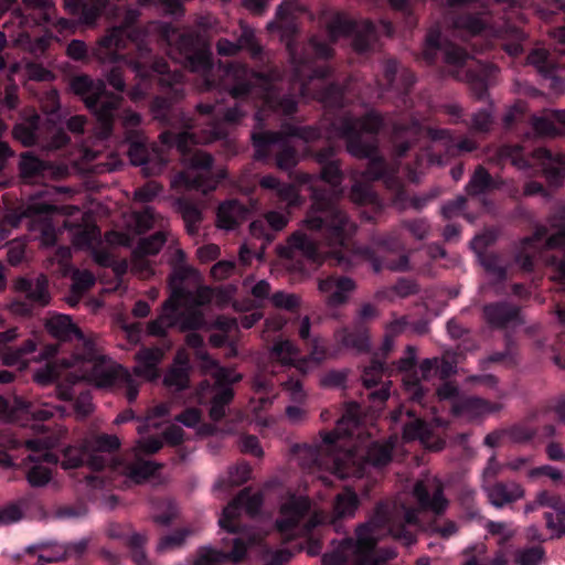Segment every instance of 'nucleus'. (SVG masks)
<instances>
[{
    "label": "nucleus",
    "mask_w": 565,
    "mask_h": 565,
    "mask_svg": "<svg viewBox=\"0 0 565 565\" xmlns=\"http://www.w3.org/2000/svg\"><path fill=\"white\" fill-rule=\"evenodd\" d=\"M333 153L331 147L317 153L316 159L322 166L319 177L308 173L299 177L312 192V206L302 227L288 241V256H302L313 264H321L330 256L337 265L350 266L354 263L351 237L356 227L335 203L342 193V172L332 160Z\"/></svg>",
    "instance_id": "f257e3e1"
},
{
    "label": "nucleus",
    "mask_w": 565,
    "mask_h": 565,
    "mask_svg": "<svg viewBox=\"0 0 565 565\" xmlns=\"http://www.w3.org/2000/svg\"><path fill=\"white\" fill-rule=\"evenodd\" d=\"M359 415L360 406L356 403L348 404L335 429L323 434L318 445L296 447L298 463L317 475L324 484L331 483L324 472L338 478H363L386 466L392 459L397 437H390L385 443H370L369 436L363 435Z\"/></svg>",
    "instance_id": "f03ea898"
},
{
    "label": "nucleus",
    "mask_w": 565,
    "mask_h": 565,
    "mask_svg": "<svg viewBox=\"0 0 565 565\" xmlns=\"http://www.w3.org/2000/svg\"><path fill=\"white\" fill-rule=\"evenodd\" d=\"M419 509L405 507L401 502L380 504L373 518L356 529V540L347 539L333 546L323 555L324 565H379L393 557L391 550L380 552L376 542L386 534L411 545L419 530H427L443 539H449L457 533V524L447 521L444 524L434 522L425 529L419 522Z\"/></svg>",
    "instance_id": "7ed1b4c3"
},
{
    "label": "nucleus",
    "mask_w": 565,
    "mask_h": 565,
    "mask_svg": "<svg viewBox=\"0 0 565 565\" xmlns=\"http://www.w3.org/2000/svg\"><path fill=\"white\" fill-rule=\"evenodd\" d=\"M58 215L65 216L63 225L67 230L73 245L89 250L95 262L102 266H109L113 260L105 243L107 245L130 244L129 235L120 232H109L103 241L92 214L82 212L76 206L64 205L57 207L42 200H33L22 204L14 214L7 216L6 222L12 226H18L23 220H28V227L41 234L42 243L52 245L57 237L55 223L58 222L55 218Z\"/></svg>",
    "instance_id": "20e7f679"
},
{
    "label": "nucleus",
    "mask_w": 565,
    "mask_h": 565,
    "mask_svg": "<svg viewBox=\"0 0 565 565\" xmlns=\"http://www.w3.org/2000/svg\"><path fill=\"white\" fill-rule=\"evenodd\" d=\"M198 110L201 115H211L212 122L209 130H203L196 137L194 134L184 131L178 136L173 132H162L160 138L163 146L175 145L182 157L184 170L177 173L171 180V188L175 191L199 190L203 193L214 190L220 180L225 178V171L220 170L216 175L211 171L213 158L206 152L194 148L198 143H209L225 137L224 124L234 125L247 114L241 104L225 109L221 103L199 104Z\"/></svg>",
    "instance_id": "39448f33"
},
{
    "label": "nucleus",
    "mask_w": 565,
    "mask_h": 565,
    "mask_svg": "<svg viewBox=\"0 0 565 565\" xmlns=\"http://www.w3.org/2000/svg\"><path fill=\"white\" fill-rule=\"evenodd\" d=\"M185 254L181 249L173 252V271L170 278L171 295L163 303L161 315L148 324L150 335L161 337L167 329L181 324L182 328H195L202 319L196 308L211 301L212 289L199 284V273L185 264Z\"/></svg>",
    "instance_id": "423d86ee"
},
{
    "label": "nucleus",
    "mask_w": 565,
    "mask_h": 565,
    "mask_svg": "<svg viewBox=\"0 0 565 565\" xmlns=\"http://www.w3.org/2000/svg\"><path fill=\"white\" fill-rule=\"evenodd\" d=\"M263 503L259 492L243 490L224 510L218 519L221 529L228 533V537L222 539V551L212 547H202L198 552L194 565H220L225 562L238 563L246 554L247 547L257 544L263 539L258 531L241 529L236 522L241 512L255 514Z\"/></svg>",
    "instance_id": "0eeeda50"
},
{
    "label": "nucleus",
    "mask_w": 565,
    "mask_h": 565,
    "mask_svg": "<svg viewBox=\"0 0 565 565\" xmlns=\"http://www.w3.org/2000/svg\"><path fill=\"white\" fill-rule=\"evenodd\" d=\"M381 117L371 111L363 118L356 119L344 117L339 127V135L347 139L348 151L358 158L370 159L369 168L362 175L358 172L352 173L353 185L351 189V199L355 203H365L372 200V192L367 183L359 180L360 177L366 180L385 179L387 184L392 181L393 171H388L385 162L376 157V143L374 138L363 139V134L374 135L381 127Z\"/></svg>",
    "instance_id": "6e6552de"
},
{
    "label": "nucleus",
    "mask_w": 565,
    "mask_h": 565,
    "mask_svg": "<svg viewBox=\"0 0 565 565\" xmlns=\"http://www.w3.org/2000/svg\"><path fill=\"white\" fill-rule=\"evenodd\" d=\"M140 17V11L127 8L119 25L107 30L92 50V55L102 64L131 67L134 71H166L167 61L156 56L146 43L137 45L136 53L122 54L127 42L135 40L137 31L132 29Z\"/></svg>",
    "instance_id": "1a4fd4ad"
},
{
    "label": "nucleus",
    "mask_w": 565,
    "mask_h": 565,
    "mask_svg": "<svg viewBox=\"0 0 565 565\" xmlns=\"http://www.w3.org/2000/svg\"><path fill=\"white\" fill-rule=\"evenodd\" d=\"M358 505V495L351 490H344L335 497L332 514L312 508L307 497L289 495L280 505L276 525L281 535L290 540L296 536L307 535L317 525L333 523L337 519L341 518L353 516Z\"/></svg>",
    "instance_id": "9d476101"
},
{
    "label": "nucleus",
    "mask_w": 565,
    "mask_h": 565,
    "mask_svg": "<svg viewBox=\"0 0 565 565\" xmlns=\"http://www.w3.org/2000/svg\"><path fill=\"white\" fill-rule=\"evenodd\" d=\"M67 369H70L67 377L74 379V386L82 381L98 387L118 383L126 388V397L129 402L135 401L138 395V383L132 375L99 353L90 339L83 340V345L74 353Z\"/></svg>",
    "instance_id": "9b49d317"
},
{
    "label": "nucleus",
    "mask_w": 565,
    "mask_h": 565,
    "mask_svg": "<svg viewBox=\"0 0 565 565\" xmlns=\"http://www.w3.org/2000/svg\"><path fill=\"white\" fill-rule=\"evenodd\" d=\"M273 73H250L249 78L237 77V73H201L203 89H211L220 81L222 89H227L235 99L245 96L260 98L264 105L271 109H279L284 114H292L296 109L294 96L279 97L276 86L269 75Z\"/></svg>",
    "instance_id": "f8f14e48"
},
{
    "label": "nucleus",
    "mask_w": 565,
    "mask_h": 565,
    "mask_svg": "<svg viewBox=\"0 0 565 565\" xmlns=\"http://www.w3.org/2000/svg\"><path fill=\"white\" fill-rule=\"evenodd\" d=\"M186 344L196 350V358L200 360L201 369L214 379V385L202 382L198 390V399L205 403L211 396L210 417L214 422H218L225 416V407L231 403L234 396L231 385L242 380V375L234 370L221 367L209 354L203 350V339L198 333L186 335Z\"/></svg>",
    "instance_id": "ddd939ff"
},
{
    "label": "nucleus",
    "mask_w": 565,
    "mask_h": 565,
    "mask_svg": "<svg viewBox=\"0 0 565 565\" xmlns=\"http://www.w3.org/2000/svg\"><path fill=\"white\" fill-rule=\"evenodd\" d=\"M71 87L95 114L100 125L99 136L107 138L111 131L114 113L120 102L119 95L108 93L103 83H95L86 74L73 78Z\"/></svg>",
    "instance_id": "4468645a"
},
{
    "label": "nucleus",
    "mask_w": 565,
    "mask_h": 565,
    "mask_svg": "<svg viewBox=\"0 0 565 565\" xmlns=\"http://www.w3.org/2000/svg\"><path fill=\"white\" fill-rule=\"evenodd\" d=\"M162 447L159 437H141L132 449V452L121 460L114 461L111 471L126 477L131 483H141L156 470L152 461L143 460L142 454L157 452Z\"/></svg>",
    "instance_id": "2eb2a0df"
},
{
    "label": "nucleus",
    "mask_w": 565,
    "mask_h": 565,
    "mask_svg": "<svg viewBox=\"0 0 565 565\" xmlns=\"http://www.w3.org/2000/svg\"><path fill=\"white\" fill-rule=\"evenodd\" d=\"M30 454L24 460L28 482L32 487L45 486L52 477L50 466L57 463V458L50 450L56 446L57 440L51 437L29 439L24 441Z\"/></svg>",
    "instance_id": "dca6fc26"
},
{
    "label": "nucleus",
    "mask_w": 565,
    "mask_h": 565,
    "mask_svg": "<svg viewBox=\"0 0 565 565\" xmlns=\"http://www.w3.org/2000/svg\"><path fill=\"white\" fill-rule=\"evenodd\" d=\"M501 160H510L519 169L537 164L550 182H556L565 175V156L552 154L548 150L540 148L532 153L531 161L524 158L519 146H504L500 149Z\"/></svg>",
    "instance_id": "f3484780"
},
{
    "label": "nucleus",
    "mask_w": 565,
    "mask_h": 565,
    "mask_svg": "<svg viewBox=\"0 0 565 565\" xmlns=\"http://www.w3.org/2000/svg\"><path fill=\"white\" fill-rule=\"evenodd\" d=\"M328 35L332 42L339 38L353 35V49L358 53H366L373 50L377 40L375 26L370 21L353 22L342 14L333 17L328 25Z\"/></svg>",
    "instance_id": "a211bd4d"
},
{
    "label": "nucleus",
    "mask_w": 565,
    "mask_h": 565,
    "mask_svg": "<svg viewBox=\"0 0 565 565\" xmlns=\"http://www.w3.org/2000/svg\"><path fill=\"white\" fill-rule=\"evenodd\" d=\"M134 227L137 233H142L151 228H158L157 233L140 239L137 250L141 255H156L164 243L168 242L170 232L168 231V221L153 209L146 207L141 212L131 215Z\"/></svg>",
    "instance_id": "6ab92c4d"
},
{
    "label": "nucleus",
    "mask_w": 565,
    "mask_h": 565,
    "mask_svg": "<svg viewBox=\"0 0 565 565\" xmlns=\"http://www.w3.org/2000/svg\"><path fill=\"white\" fill-rule=\"evenodd\" d=\"M439 399L451 401L452 413L456 416L473 419L500 408L498 404L489 403L475 396L460 395L458 388L451 383H445L437 390Z\"/></svg>",
    "instance_id": "aec40b11"
},
{
    "label": "nucleus",
    "mask_w": 565,
    "mask_h": 565,
    "mask_svg": "<svg viewBox=\"0 0 565 565\" xmlns=\"http://www.w3.org/2000/svg\"><path fill=\"white\" fill-rule=\"evenodd\" d=\"M252 139L257 159H264L268 154L270 147L278 146L277 166L282 170H288L296 166L297 154L290 145L289 137H285L279 132L264 131L253 132Z\"/></svg>",
    "instance_id": "412c9836"
},
{
    "label": "nucleus",
    "mask_w": 565,
    "mask_h": 565,
    "mask_svg": "<svg viewBox=\"0 0 565 565\" xmlns=\"http://www.w3.org/2000/svg\"><path fill=\"white\" fill-rule=\"evenodd\" d=\"M177 49L180 54V62L189 64L194 71H212V52L210 45L195 32L179 35Z\"/></svg>",
    "instance_id": "4be33fe9"
},
{
    "label": "nucleus",
    "mask_w": 565,
    "mask_h": 565,
    "mask_svg": "<svg viewBox=\"0 0 565 565\" xmlns=\"http://www.w3.org/2000/svg\"><path fill=\"white\" fill-rule=\"evenodd\" d=\"M546 231L543 228L537 230L532 237L524 239L522 250L516 256V262L525 270H531L533 267V258L539 255L542 248H556L565 246V226L545 239Z\"/></svg>",
    "instance_id": "5701e85b"
},
{
    "label": "nucleus",
    "mask_w": 565,
    "mask_h": 565,
    "mask_svg": "<svg viewBox=\"0 0 565 565\" xmlns=\"http://www.w3.org/2000/svg\"><path fill=\"white\" fill-rule=\"evenodd\" d=\"M440 30L438 28L431 29L426 38V46L424 50V57L431 62L437 51L443 53L444 60L447 64L462 67L467 65L468 61L471 58L470 55L460 46L447 42L440 43Z\"/></svg>",
    "instance_id": "b1692460"
},
{
    "label": "nucleus",
    "mask_w": 565,
    "mask_h": 565,
    "mask_svg": "<svg viewBox=\"0 0 565 565\" xmlns=\"http://www.w3.org/2000/svg\"><path fill=\"white\" fill-rule=\"evenodd\" d=\"M414 495L420 504L422 509L429 510L435 514L443 513L448 501L444 497L443 483L436 477H425L414 487Z\"/></svg>",
    "instance_id": "393cba45"
},
{
    "label": "nucleus",
    "mask_w": 565,
    "mask_h": 565,
    "mask_svg": "<svg viewBox=\"0 0 565 565\" xmlns=\"http://www.w3.org/2000/svg\"><path fill=\"white\" fill-rule=\"evenodd\" d=\"M54 414V407L47 404L24 401L14 397L12 402L0 396V417L6 420H15L23 415H30L36 420H45Z\"/></svg>",
    "instance_id": "a878e982"
},
{
    "label": "nucleus",
    "mask_w": 565,
    "mask_h": 565,
    "mask_svg": "<svg viewBox=\"0 0 565 565\" xmlns=\"http://www.w3.org/2000/svg\"><path fill=\"white\" fill-rule=\"evenodd\" d=\"M71 363L72 359L70 361H63L61 364H46L34 373V381L45 386L63 377V381L57 384V395L61 399H72L76 391L74 387V379L68 380L67 377V371L70 370L67 367Z\"/></svg>",
    "instance_id": "bb28decb"
},
{
    "label": "nucleus",
    "mask_w": 565,
    "mask_h": 565,
    "mask_svg": "<svg viewBox=\"0 0 565 565\" xmlns=\"http://www.w3.org/2000/svg\"><path fill=\"white\" fill-rule=\"evenodd\" d=\"M128 156L132 164L142 167L146 175H154L162 171L167 163V158L159 147L149 149L142 142H131Z\"/></svg>",
    "instance_id": "cd10ccee"
},
{
    "label": "nucleus",
    "mask_w": 565,
    "mask_h": 565,
    "mask_svg": "<svg viewBox=\"0 0 565 565\" xmlns=\"http://www.w3.org/2000/svg\"><path fill=\"white\" fill-rule=\"evenodd\" d=\"M416 359V348L408 345L405 350L404 356L397 362V370L405 373L403 383L408 397L414 402H420L424 396L425 388L422 384V376L419 377L417 372L414 371Z\"/></svg>",
    "instance_id": "c85d7f7f"
},
{
    "label": "nucleus",
    "mask_w": 565,
    "mask_h": 565,
    "mask_svg": "<svg viewBox=\"0 0 565 565\" xmlns=\"http://www.w3.org/2000/svg\"><path fill=\"white\" fill-rule=\"evenodd\" d=\"M355 289V282L349 277L329 276L319 279L318 290L326 297L328 306H340L348 301Z\"/></svg>",
    "instance_id": "c756f323"
},
{
    "label": "nucleus",
    "mask_w": 565,
    "mask_h": 565,
    "mask_svg": "<svg viewBox=\"0 0 565 565\" xmlns=\"http://www.w3.org/2000/svg\"><path fill=\"white\" fill-rule=\"evenodd\" d=\"M391 420L403 426V438L405 440L418 439L426 447H430L428 441L431 435L430 426L425 422L415 418L412 411L398 408L391 415Z\"/></svg>",
    "instance_id": "7c9ffc66"
},
{
    "label": "nucleus",
    "mask_w": 565,
    "mask_h": 565,
    "mask_svg": "<svg viewBox=\"0 0 565 565\" xmlns=\"http://www.w3.org/2000/svg\"><path fill=\"white\" fill-rule=\"evenodd\" d=\"M120 441L115 435H97L85 439V449L89 451V468L103 469L108 462V452L117 449Z\"/></svg>",
    "instance_id": "2f4dec72"
},
{
    "label": "nucleus",
    "mask_w": 565,
    "mask_h": 565,
    "mask_svg": "<svg viewBox=\"0 0 565 565\" xmlns=\"http://www.w3.org/2000/svg\"><path fill=\"white\" fill-rule=\"evenodd\" d=\"M23 9L32 11L28 14L18 8L12 11L20 28H33L50 21L49 10L53 8L51 0H22Z\"/></svg>",
    "instance_id": "473e14b6"
},
{
    "label": "nucleus",
    "mask_w": 565,
    "mask_h": 565,
    "mask_svg": "<svg viewBox=\"0 0 565 565\" xmlns=\"http://www.w3.org/2000/svg\"><path fill=\"white\" fill-rule=\"evenodd\" d=\"M491 241V234H480L472 239L471 247L477 253L478 259L487 270L490 279L502 280L505 277V269L502 266L501 260L495 255L484 253V248Z\"/></svg>",
    "instance_id": "72a5a7b5"
},
{
    "label": "nucleus",
    "mask_w": 565,
    "mask_h": 565,
    "mask_svg": "<svg viewBox=\"0 0 565 565\" xmlns=\"http://www.w3.org/2000/svg\"><path fill=\"white\" fill-rule=\"evenodd\" d=\"M45 327L52 337L61 341H70L74 338L77 339L78 344L76 351L83 345V340H87L67 315H51L46 319Z\"/></svg>",
    "instance_id": "f704fd0d"
},
{
    "label": "nucleus",
    "mask_w": 565,
    "mask_h": 565,
    "mask_svg": "<svg viewBox=\"0 0 565 565\" xmlns=\"http://www.w3.org/2000/svg\"><path fill=\"white\" fill-rule=\"evenodd\" d=\"M305 344L309 352L298 360L296 369L302 374H308L331 358L332 354L329 352L324 340L319 335H313L310 341Z\"/></svg>",
    "instance_id": "c9c22d12"
},
{
    "label": "nucleus",
    "mask_w": 565,
    "mask_h": 565,
    "mask_svg": "<svg viewBox=\"0 0 565 565\" xmlns=\"http://www.w3.org/2000/svg\"><path fill=\"white\" fill-rule=\"evenodd\" d=\"M163 355L164 351L161 348L141 349L136 355V365L134 367L135 374L148 381L158 379V365Z\"/></svg>",
    "instance_id": "e433bc0d"
},
{
    "label": "nucleus",
    "mask_w": 565,
    "mask_h": 565,
    "mask_svg": "<svg viewBox=\"0 0 565 565\" xmlns=\"http://www.w3.org/2000/svg\"><path fill=\"white\" fill-rule=\"evenodd\" d=\"M486 491L490 503L498 508L514 502L524 495V490L515 482H499L487 487Z\"/></svg>",
    "instance_id": "4c0bfd02"
},
{
    "label": "nucleus",
    "mask_w": 565,
    "mask_h": 565,
    "mask_svg": "<svg viewBox=\"0 0 565 565\" xmlns=\"http://www.w3.org/2000/svg\"><path fill=\"white\" fill-rule=\"evenodd\" d=\"M248 210L236 200L224 202L217 211V225L224 230H233L247 218Z\"/></svg>",
    "instance_id": "58836bf2"
},
{
    "label": "nucleus",
    "mask_w": 565,
    "mask_h": 565,
    "mask_svg": "<svg viewBox=\"0 0 565 565\" xmlns=\"http://www.w3.org/2000/svg\"><path fill=\"white\" fill-rule=\"evenodd\" d=\"M15 288L24 292L26 298L40 306H45L49 303V292H47V279L45 276H38L35 279L29 278H20L15 282Z\"/></svg>",
    "instance_id": "ea45409f"
},
{
    "label": "nucleus",
    "mask_w": 565,
    "mask_h": 565,
    "mask_svg": "<svg viewBox=\"0 0 565 565\" xmlns=\"http://www.w3.org/2000/svg\"><path fill=\"white\" fill-rule=\"evenodd\" d=\"M259 184L264 189L274 190L281 202L288 206L300 204V196L295 185L280 183L274 175H265L260 179Z\"/></svg>",
    "instance_id": "a19ab883"
},
{
    "label": "nucleus",
    "mask_w": 565,
    "mask_h": 565,
    "mask_svg": "<svg viewBox=\"0 0 565 565\" xmlns=\"http://www.w3.org/2000/svg\"><path fill=\"white\" fill-rule=\"evenodd\" d=\"M451 25L456 35L463 40L480 34L486 28V23L479 14L457 15L452 19Z\"/></svg>",
    "instance_id": "79ce46f5"
},
{
    "label": "nucleus",
    "mask_w": 565,
    "mask_h": 565,
    "mask_svg": "<svg viewBox=\"0 0 565 565\" xmlns=\"http://www.w3.org/2000/svg\"><path fill=\"white\" fill-rule=\"evenodd\" d=\"M299 9V4L292 0H285L276 10L274 21H270L267 29L270 31L280 30L287 33L295 32L292 13Z\"/></svg>",
    "instance_id": "37998d69"
},
{
    "label": "nucleus",
    "mask_w": 565,
    "mask_h": 565,
    "mask_svg": "<svg viewBox=\"0 0 565 565\" xmlns=\"http://www.w3.org/2000/svg\"><path fill=\"white\" fill-rule=\"evenodd\" d=\"M270 359L282 365L296 367L298 360L301 359L299 348L290 340H277L270 351Z\"/></svg>",
    "instance_id": "c03bdc74"
},
{
    "label": "nucleus",
    "mask_w": 565,
    "mask_h": 565,
    "mask_svg": "<svg viewBox=\"0 0 565 565\" xmlns=\"http://www.w3.org/2000/svg\"><path fill=\"white\" fill-rule=\"evenodd\" d=\"M484 316L489 323L497 327H504L510 322L518 321L519 311L513 306L497 303L486 306Z\"/></svg>",
    "instance_id": "a18cd8bd"
},
{
    "label": "nucleus",
    "mask_w": 565,
    "mask_h": 565,
    "mask_svg": "<svg viewBox=\"0 0 565 565\" xmlns=\"http://www.w3.org/2000/svg\"><path fill=\"white\" fill-rule=\"evenodd\" d=\"M20 172L22 178L29 181L53 173L52 167L50 164L40 160L38 157L31 154L30 152L23 153L21 156Z\"/></svg>",
    "instance_id": "49530a36"
},
{
    "label": "nucleus",
    "mask_w": 565,
    "mask_h": 565,
    "mask_svg": "<svg viewBox=\"0 0 565 565\" xmlns=\"http://www.w3.org/2000/svg\"><path fill=\"white\" fill-rule=\"evenodd\" d=\"M419 372L423 381H430L436 376L444 379L455 372V365L446 359H426L420 363Z\"/></svg>",
    "instance_id": "de8ad7c7"
},
{
    "label": "nucleus",
    "mask_w": 565,
    "mask_h": 565,
    "mask_svg": "<svg viewBox=\"0 0 565 565\" xmlns=\"http://www.w3.org/2000/svg\"><path fill=\"white\" fill-rule=\"evenodd\" d=\"M501 184V181L493 179L484 168L479 167L473 175L471 177L469 183L466 186V191L471 195H478L484 193L487 191H491L498 189Z\"/></svg>",
    "instance_id": "09e8293b"
},
{
    "label": "nucleus",
    "mask_w": 565,
    "mask_h": 565,
    "mask_svg": "<svg viewBox=\"0 0 565 565\" xmlns=\"http://www.w3.org/2000/svg\"><path fill=\"white\" fill-rule=\"evenodd\" d=\"M428 135L434 142H441L448 152L454 151L455 148L459 151H472L477 147L476 142L470 138H466L455 145L449 131L445 129H429Z\"/></svg>",
    "instance_id": "8fccbe9b"
},
{
    "label": "nucleus",
    "mask_w": 565,
    "mask_h": 565,
    "mask_svg": "<svg viewBox=\"0 0 565 565\" xmlns=\"http://www.w3.org/2000/svg\"><path fill=\"white\" fill-rule=\"evenodd\" d=\"M241 35L237 39V45H239L241 50H246L249 52L250 56L255 60H262L264 54L263 46L258 43L255 31L241 22Z\"/></svg>",
    "instance_id": "3c124183"
},
{
    "label": "nucleus",
    "mask_w": 565,
    "mask_h": 565,
    "mask_svg": "<svg viewBox=\"0 0 565 565\" xmlns=\"http://www.w3.org/2000/svg\"><path fill=\"white\" fill-rule=\"evenodd\" d=\"M196 532V527H183L169 535H166L159 541L157 551L161 553L180 548L184 545L186 540L194 535Z\"/></svg>",
    "instance_id": "603ef678"
},
{
    "label": "nucleus",
    "mask_w": 565,
    "mask_h": 565,
    "mask_svg": "<svg viewBox=\"0 0 565 565\" xmlns=\"http://www.w3.org/2000/svg\"><path fill=\"white\" fill-rule=\"evenodd\" d=\"M89 451L85 449V440L81 446H68L63 450L61 466L63 469H74L86 462L89 466Z\"/></svg>",
    "instance_id": "864d4df0"
},
{
    "label": "nucleus",
    "mask_w": 565,
    "mask_h": 565,
    "mask_svg": "<svg viewBox=\"0 0 565 565\" xmlns=\"http://www.w3.org/2000/svg\"><path fill=\"white\" fill-rule=\"evenodd\" d=\"M334 338L345 348L354 349L359 352L369 349V338L365 332L351 333L347 329H341L334 333Z\"/></svg>",
    "instance_id": "5fc2aeb1"
},
{
    "label": "nucleus",
    "mask_w": 565,
    "mask_h": 565,
    "mask_svg": "<svg viewBox=\"0 0 565 565\" xmlns=\"http://www.w3.org/2000/svg\"><path fill=\"white\" fill-rule=\"evenodd\" d=\"M170 407V404H160L152 408L149 415L146 417L145 422L138 426V434L143 435L152 429L160 428L161 423L158 419L169 415Z\"/></svg>",
    "instance_id": "6e6d98bb"
},
{
    "label": "nucleus",
    "mask_w": 565,
    "mask_h": 565,
    "mask_svg": "<svg viewBox=\"0 0 565 565\" xmlns=\"http://www.w3.org/2000/svg\"><path fill=\"white\" fill-rule=\"evenodd\" d=\"M516 565H540L544 557L541 546L519 548L513 553Z\"/></svg>",
    "instance_id": "4d7b16f0"
},
{
    "label": "nucleus",
    "mask_w": 565,
    "mask_h": 565,
    "mask_svg": "<svg viewBox=\"0 0 565 565\" xmlns=\"http://www.w3.org/2000/svg\"><path fill=\"white\" fill-rule=\"evenodd\" d=\"M250 477V467L247 463H239L228 470L227 480H218L214 488L218 489L223 486H239L246 482Z\"/></svg>",
    "instance_id": "13d9d810"
},
{
    "label": "nucleus",
    "mask_w": 565,
    "mask_h": 565,
    "mask_svg": "<svg viewBox=\"0 0 565 565\" xmlns=\"http://www.w3.org/2000/svg\"><path fill=\"white\" fill-rule=\"evenodd\" d=\"M179 209L184 220L188 232L190 234L195 233L198 224L201 221L200 210L195 205L183 201L179 202Z\"/></svg>",
    "instance_id": "bf43d9fd"
},
{
    "label": "nucleus",
    "mask_w": 565,
    "mask_h": 565,
    "mask_svg": "<svg viewBox=\"0 0 565 565\" xmlns=\"http://www.w3.org/2000/svg\"><path fill=\"white\" fill-rule=\"evenodd\" d=\"M66 558V546L64 544L43 545L38 553V559L42 564L58 562Z\"/></svg>",
    "instance_id": "052dcab7"
},
{
    "label": "nucleus",
    "mask_w": 565,
    "mask_h": 565,
    "mask_svg": "<svg viewBox=\"0 0 565 565\" xmlns=\"http://www.w3.org/2000/svg\"><path fill=\"white\" fill-rule=\"evenodd\" d=\"M178 515V508L172 501H162L156 504L153 510V520L168 525Z\"/></svg>",
    "instance_id": "680f3d73"
},
{
    "label": "nucleus",
    "mask_w": 565,
    "mask_h": 565,
    "mask_svg": "<svg viewBox=\"0 0 565 565\" xmlns=\"http://www.w3.org/2000/svg\"><path fill=\"white\" fill-rule=\"evenodd\" d=\"M527 65L535 67L537 71H554L552 66L551 55L544 47L534 49L527 55Z\"/></svg>",
    "instance_id": "e2e57ef3"
},
{
    "label": "nucleus",
    "mask_w": 565,
    "mask_h": 565,
    "mask_svg": "<svg viewBox=\"0 0 565 565\" xmlns=\"http://www.w3.org/2000/svg\"><path fill=\"white\" fill-rule=\"evenodd\" d=\"M271 303L279 309L294 311L300 306V297L296 294L278 291L270 297Z\"/></svg>",
    "instance_id": "0e129e2a"
},
{
    "label": "nucleus",
    "mask_w": 565,
    "mask_h": 565,
    "mask_svg": "<svg viewBox=\"0 0 565 565\" xmlns=\"http://www.w3.org/2000/svg\"><path fill=\"white\" fill-rule=\"evenodd\" d=\"M92 4H84L81 11V22L86 25H93L102 11L107 6V0H92Z\"/></svg>",
    "instance_id": "69168bd1"
},
{
    "label": "nucleus",
    "mask_w": 565,
    "mask_h": 565,
    "mask_svg": "<svg viewBox=\"0 0 565 565\" xmlns=\"http://www.w3.org/2000/svg\"><path fill=\"white\" fill-rule=\"evenodd\" d=\"M486 553V546L481 544L477 547L476 555L465 562L463 565H508L507 556L503 552H498L491 558L480 559L478 556Z\"/></svg>",
    "instance_id": "338daca9"
},
{
    "label": "nucleus",
    "mask_w": 565,
    "mask_h": 565,
    "mask_svg": "<svg viewBox=\"0 0 565 565\" xmlns=\"http://www.w3.org/2000/svg\"><path fill=\"white\" fill-rule=\"evenodd\" d=\"M282 387L292 404L306 403L307 393L303 390V386L299 380L289 379L287 382L282 384Z\"/></svg>",
    "instance_id": "774afa93"
}]
</instances>
